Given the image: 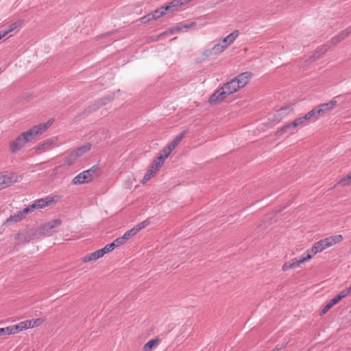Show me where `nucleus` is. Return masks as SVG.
Returning a JSON list of instances; mask_svg holds the SVG:
<instances>
[{"label": "nucleus", "mask_w": 351, "mask_h": 351, "mask_svg": "<svg viewBox=\"0 0 351 351\" xmlns=\"http://www.w3.org/2000/svg\"><path fill=\"white\" fill-rule=\"evenodd\" d=\"M251 77L252 74L250 72L242 73L223 84L221 87L226 93V95L228 96L237 93L241 88H243L247 84Z\"/></svg>", "instance_id": "obj_1"}, {"label": "nucleus", "mask_w": 351, "mask_h": 351, "mask_svg": "<svg viewBox=\"0 0 351 351\" xmlns=\"http://www.w3.org/2000/svg\"><path fill=\"white\" fill-rule=\"evenodd\" d=\"M54 119H49L47 122L34 125L27 131L22 132L27 143L34 140L37 136L43 134L54 123Z\"/></svg>", "instance_id": "obj_2"}, {"label": "nucleus", "mask_w": 351, "mask_h": 351, "mask_svg": "<svg viewBox=\"0 0 351 351\" xmlns=\"http://www.w3.org/2000/svg\"><path fill=\"white\" fill-rule=\"evenodd\" d=\"M101 172L97 165L84 171L73 178L72 182L74 184H82L93 181L100 175Z\"/></svg>", "instance_id": "obj_3"}, {"label": "nucleus", "mask_w": 351, "mask_h": 351, "mask_svg": "<svg viewBox=\"0 0 351 351\" xmlns=\"http://www.w3.org/2000/svg\"><path fill=\"white\" fill-rule=\"evenodd\" d=\"M59 198L58 196H47L45 198L37 199L32 205L23 209V212L28 213L33 210L34 208H43L48 206L56 204L58 202Z\"/></svg>", "instance_id": "obj_4"}, {"label": "nucleus", "mask_w": 351, "mask_h": 351, "mask_svg": "<svg viewBox=\"0 0 351 351\" xmlns=\"http://www.w3.org/2000/svg\"><path fill=\"white\" fill-rule=\"evenodd\" d=\"M23 176L14 172L0 173V184L3 189L19 182Z\"/></svg>", "instance_id": "obj_5"}, {"label": "nucleus", "mask_w": 351, "mask_h": 351, "mask_svg": "<svg viewBox=\"0 0 351 351\" xmlns=\"http://www.w3.org/2000/svg\"><path fill=\"white\" fill-rule=\"evenodd\" d=\"M311 258H312V255L309 253L308 251H306V252L302 254L298 258H295L289 262H286L283 265L282 269L284 271H285L289 269H295V268L298 267L301 264L309 261Z\"/></svg>", "instance_id": "obj_6"}, {"label": "nucleus", "mask_w": 351, "mask_h": 351, "mask_svg": "<svg viewBox=\"0 0 351 351\" xmlns=\"http://www.w3.org/2000/svg\"><path fill=\"white\" fill-rule=\"evenodd\" d=\"M110 252V244H107L104 247L96 250L92 253L84 256L81 261L83 263L96 261L102 258L105 254Z\"/></svg>", "instance_id": "obj_7"}, {"label": "nucleus", "mask_w": 351, "mask_h": 351, "mask_svg": "<svg viewBox=\"0 0 351 351\" xmlns=\"http://www.w3.org/2000/svg\"><path fill=\"white\" fill-rule=\"evenodd\" d=\"M27 144L23 135L21 133L14 140L10 142V150L12 153L20 151Z\"/></svg>", "instance_id": "obj_8"}, {"label": "nucleus", "mask_w": 351, "mask_h": 351, "mask_svg": "<svg viewBox=\"0 0 351 351\" xmlns=\"http://www.w3.org/2000/svg\"><path fill=\"white\" fill-rule=\"evenodd\" d=\"M225 50L220 42L215 44L211 48L206 49L202 52V60H205L210 56H217Z\"/></svg>", "instance_id": "obj_9"}, {"label": "nucleus", "mask_w": 351, "mask_h": 351, "mask_svg": "<svg viewBox=\"0 0 351 351\" xmlns=\"http://www.w3.org/2000/svg\"><path fill=\"white\" fill-rule=\"evenodd\" d=\"M27 329V322L26 320L6 327V330H8V335H15Z\"/></svg>", "instance_id": "obj_10"}, {"label": "nucleus", "mask_w": 351, "mask_h": 351, "mask_svg": "<svg viewBox=\"0 0 351 351\" xmlns=\"http://www.w3.org/2000/svg\"><path fill=\"white\" fill-rule=\"evenodd\" d=\"M227 97L221 87L215 90L208 99L210 104H217L221 102Z\"/></svg>", "instance_id": "obj_11"}, {"label": "nucleus", "mask_w": 351, "mask_h": 351, "mask_svg": "<svg viewBox=\"0 0 351 351\" xmlns=\"http://www.w3.org/2000/svg\"><path fill=\"white\" fill-rule=\"evenodd\" d=\"M149 224L147 221H143L141 223L136 225L133 228L127 231L123 234V239L128 240L132 237L134 236L137 232H138L141 229L145 228Z\"/></svg>", "instance_id": "obj_12"}, {"label": "nucleus", "mask_w": 351, "mask_h": 351, "mask_svg": "<svg viewBox=\"0 0 351 351\" xmlns=\"http://www.w3.org/2000/svg\"><path fill=\"white\" fill-rule=\"evenodd\" d=\"M239 35V32L238 30H234L232 32L229 34L227 36L223 38L219 42L226 49L235 41V40L238 38Z\"/></svg>", "instance_id": "obj_13"}, {"label": "nucleus", "mask_w": 351, "mask_h": 351, "mask_svg": "<svg viewBox=\"0 0 351 351\" xmlns=\"http://www.w3.org/2000/svg\"><path fill=\"white\" fill-rule=\"evenodd\" d=\"M195 25L196 23L195 22H191L187 24L177 23L176 25L170 27L168 29V32H169L170 34L182 32H184V29H188L195 26Z\"/></svg>", "instance_id": "obj_14"}, {"label": "nucleus", "mask_w": 351, "mask_h": 351, "mask_svg": "<svg viewBox=\"0 0 351 351\" xmlns=\"http://www.w3.org/2000/svg\"><path fill=\"white\" fill-rule=\"evenodd\" d=\"M337 104V101L335 99H332L330 101L324 104H322L319 105L316 109L318 112V115L321 116L325 114L328 110L332 109Z\"/></svg>", "instance_id": "obj_15"}, {"label": "nucleus", "mask_w": 351, "mask_h": 351, "mask_svg": "<svg viewBox=\"0 0 351 351\" xmlns=\"http://www.w3.org/2000/svg\"><path fill=\"white\" fill-rule=\"evenodd\" d=\"M62 223V220L60 219H52L45 223H44L41 228L42 232L45 233H47L51 231L52 229L56 228L60 226Z\"/></svg>", "instance_id": "obj_16"}, {"label": "nucleus", "mask_w": 351, "mask_h": 351, "mask_svg": "<svg viewBox=\"0 0 351 351\" xmlns=\"http://www.w3.org/2000/svg\"><path fill=\"white\" fill-rule=\"evenodd\" d=\"M326 248H328V247L326 242V240L324 239L316 242L311 247V250L308 252L313 256V255L316 254L317 253L322 252Z\"/></svg>", "instance_id": "obj_17"}, {"label": "nucleus", "mask_w": 351, "mask_h": 351, "mask_svg": "<svg viewBox=\"0 0 351 351\" xmlns=\"http://www.w3.org/2000/svg\"><path fill=\"white\" fill-rule=\"evenodd\" d=\"M57 141L56 138H48L44 141H43L40 144H39L36 148L37 150L45 151L48 149L50 147L54 145Z\"/></svg>", "instance_id": "obj_18"}, {"label": "nucleus", "mask_w": 351, "mask_h": 351, "mask_svg": "<svg viewBox=\"0 0 351 351\" xmlns=\"http://www.w3.org/2000/svg\"><path fill=\"white\" fill-rule=\"evenodd\" d=\"M351 34V27H349L334 36L331 41L333 44H337L338 43H340L341 40H343L345 38H346L349 34Z\"/></svg>", "instance_id": "obj_19"}, {"label": "nucleus", "mask_w": 351, "mask_h": 351, "mask_svg": "<svg viewBox=\"0 0 351 351\" xmlns=\"http://www.w3.org/2000/svg\"><path fill=\"white\" fill-rule=\"evenodd\" d=\"M28 329L37 328L43 325L46 322V318L38 317L33 319H27Z\"/></svg>", "instance_id": "obj_20"}, {"label": "nucleus", "mask_w": 351, "mask_h": 351, "mask_svg": "<svg viewBox=\"0 0 351 351\" xmlns=\"http://www.w3.org/2000/svg\"><path fill=\"white\" fill-rule=\"evenodd\" d=\"M296 125H293V121L291 123H289L282 127L280 130H278L277 133L278 134H282L285 133L292 134L294 132Z\"/></svg>", "instance_id": "obj_21"}, {"label": "nucleus", "mask_w": 351, "mask_h": 351, "mask_svg": "<svg viewBox=\"0 0 351 351\" xmlns=\"http://www.w3.org/2000/svg\"><path fill=\"white\" fill-rule=\"evenodd\" d=\"M324 239L326 240L328 247H330L342 241L343 237L341 234H337V235H334V236L326 237Z\"/></svg>", "instance_id": "obj_22"}, {"label": "nucleus", "mask_w": 351, "mask_h": 351, "mask_svg": "<svg viewBox=\"0 0 351 351\" xmlns=\"http://www.w3.org/2000/svg\"><path fill=\"white\" fill-rule=\"evenodd\" d=\"M164 5L161 6L158 9H156L153 12L148 14L146 15V17H149V19H157L160 18L162 16L165 14L166 10H164Z\"/></svg>", "instance_id": "obj_23"}, {"label": "nucleus", "mask_w": 351, "mask_h": 351, "mask_svg": "<svg viewBox=\"0 0 351 351\" xmlns=\"http://www.w3.org/2000/svg\"><path fill=\"white\" fill-rule=\"evenodd\" d=\"M91 149V145L90 143H86L84 145L75 149L73 152H76V155L78 158L82 156L84 154L90 151Z\"/></svg>", "instance_id": "obj_24"}, {"label": "nucleus", "mask_w": 351, "mask_h": 351, "mask_svg": "<svg viewBox=\"0 0 351 351\" xmlns=\"http://www.w3.org/2000/svg\"><path fill=\"white\" fill-rule=\"evenodd\" d=\"M159 342L160 341L158 338L149 340L147 343H146L144 345L142 351H152V348L154 346H158Z\"/></svg>", "instance_id": "obj_25"}, {"label": "nucleus", "mask_w": 351, "mask_h": 351, "mask_svg": "<svg viewBox=\"0 0 351 351\" xmlns=\"http://www.w3.org/2000/svg\"><path fill=\"white\" fill-rule=\"evenodd\" d=\"M182 3H179L177 0H173L168 4L164 5V10L166 12H173L176 10V8L179 6H181Z\"/></svg>", "instance_id": "obj_26"}, {"label": "nucleus", "mask_w": 351, "mask_h": 351, "mask_svg": "<svg viewBox=\"0 0 351 351\" xmlns=\"http://www.w3.org/2000/svg\"><path fill=\"white\" fill-rule=\"evenodd\" d=\"M338 184L342 186H348L351 185V171L344 176L338 182Z\"/></svg>", "instance_id": "obj_27"}, {"label": "nucleus", "mask_w": 351, "mask_h": 351, "mask_svg": "<svg viewBox=\"0 0 351 351\" xmlns=\"http://www.w3.org/2000/svg\"><path fill=\"white\" fill-rule=\"evenodd\" d=\"M185 134V132L180 133L178 135L171 143L168 144L169 146L171 147L172 149H174L180 143L182 140Z\"/></svg>", "instance_id": "obj_28"}, {"label": "nucleus", "mask_w": 351, "mask_h": 351, "mask_svg": "<svg viewBox=\"0 0 351 351\" xmlns=\"http://www.w3.org/2000/svg\"><path fill=\"white\" fill-rule=\"evenodd\" d=\"M78 157L76 155V152H71L69 156H68L64 160V162L66 165L71 166L75 163Z\"/></svg>", "instance_id": "obj_29"}, {"label": "nucleus", "mask_w": 351, "mask_h": 351, "mask_svg": "<svg viewBox=\"0 0 351 351\" xmlns=\"http://www.w3.org/2000/svg\"><path fill=\"white\" fill-rule=\"evenodd\" d=\"M173 150V149H172L171 147L167 145L161 150L158 156L162 157L163 160L165 161V160L169 156Z\"/></svg>", "instance_id": "obj_30"}, {"label": "nucleus", "mask_w": 351, "mask_h": 351, "mask_svg": "<svg viewBox=\"0 0 351 351\" xmlns=\"http://www.w3.org/2000/svg\"><path fill=\"white\" fill-rule=\"evenodd\" d=\"M27 213H24L23 210L22 212H18L17 213L14 214V215L11 216L9 219H8L7 221H14L17 222L24 217V215H26Z\"/></svg>", "instance_id": "obj_31"}, {"label": "nucleus", "mask_w": 351, "mask_h": 351, "mask_svg": "<svg viewBox=\"0 0 351 351\" xmlns=\"http://www.w3.org/2000/svg\"><path fill=\"white\" fill-rule=\"evenodd\" d=\"M127 239H123V235L121 237L117 238L113 242L111 243V251H112L114 247H119L121 245L123 244Z\"/></svg>", "instance_id": "obj_32"}, {"label": "nucleus", "mask_w": 351, "mask_h": 351, "mask_svg": "<svg viewBox=\"0 0 351 351\" xmlns=\"http://www.w3.org/2000/svg\"><path fill=\"white\" fill-rule=\"evenodd\" d=\"M307 117L309 119L310 121H314L318 119L319 115H318L317 110L315 108H313L311 111H309L308 113H306Z\"/></svg>", "instance_id": "obj_33"}, {"label": "nucleus", "mask_w": 351, "mask_h": 351, "mask_svg": "<svg viewBox=\"0 0 351 351\" xmlns=\"http://www.w3.org/2000/svg\"><path fill=\"white\" fill-rule=\"evenodd\" d=\"M165 160L159 156L153 161L152 165L154 166L156 169H160L164 164Z\"/></svg>", "instance_id": "obj_34"}, {"label": "nucleus", "mask_w": 351, "mask_h": 351, "mask_svg": "<svg viewBox=\"0 0 351 351\" xmlns=\"http://www.w3.org/2000/svg\"><path fill=\"white\" fill-rule=\"evenodd\" d=\"M351 293V289L350 287H348V288L342 290L339 294L338 296L341 299L344 298L347 295Z\"/></svg>", "instance_id": "obj_35"}, {"label": "nucleus", "mask_w": 351, "mask_h": 351, "mask_svg": "<svg viewBox=\"0 0 351 351\" xmlns=\"http://www.w3.org/2000/svg\"><path fill=\"white\" fill-rule=\"evenodd\" d=\"M304 122L305 121L303 119H302V117H300L295 119L293 121V125H296V127L303 125L304 124Z\"/></svg>", "instance_id": "obj_36"}, {"label": "nucleus", "mask_w": 351, "mask_h": 351, "mask_svg": "<svg viewBox=\"0 0 351 351\" xmlns=\"http://www.w3.org/2000/svg\"><path fill=\"white\" fill-rule=\"evenodd\" d=\"M152 176H153L152 175V173H149L148 171H147L142 180V183L143 184L146 183L147 181H149L150 180V178Z\"/></svg>", "instance_id": "obj_37"}, {"label": "nucleus", "mask_w": 351, "mask_h": 351, "mask_svg": "<svg viewBox=\"0 0 351 351\" xmlns=\"http://www.w3.org/2000/svg\"><path fill=\"white\" fill-rule=\"evenodd\" d=\"M341 300V298L338 296V295H335L332 300L328 302L331 306H334L337 303H338Z\"/></svg>", "instance_id": "obj_38"}, {"label": "nucleus", "mask_w": 351, "mask_h": 351, "mask_svg": "<svg viewBox=\"0 0 351 351\" xmlns=\"http://www.w3.org/2000/svg\"><path fill=\"white\" fill-rule=\"evenodd\" d=\"M14 25H12L10 26V29L8 31H5L3 33H0V40L2 39L3 37H5L9 32L12 31L14 29Z\"/></svg>", "instance_id": "obj_39"}, {"label": "nucleus", "mask_w": 351, "mask_h": 351, "mask_svg": "<svg viewBox=\"0 0 351 351\" xmlns=\"http://www.w3.org/2000/svg\"><path fill=\"white\" fill-rule=\"evenodd\" d=\"M159 170V169H156L154 167V166L153 165H151V167H149V169H148V172L149 173H152V175L154 176V174L156 173V172Z\"/></svg>", "instance_id": "obj_40"}, {"label": "nucleus", "mask_w": 351, "mask_h": 351, "mask_svg": "<svg viewBox=\"0 0 351 351\" xmlns=\"http://www.w3.org/2000/svg\"><path fill=\"white\" fill-rule=\"evenodd\" d=\"M6 335H8V330H6V327L0 328V337Z\"/></svg>", "instance_id": "obj_41"}, {"label": "nucleus", "mask_w": 351, "mask_h": 351, "mask_svg": "<svg viewBox=\"0 0 351 351\" xmlns=\"http://www.w3.org/2000/svg\"><path fill=\"white\" fill-rule=\"evenodd\" d=\"M287 343V342L286 343L282 345V346L277 345L272 351H279V350H280L281 349H282L283 348L285 347Z\"/></svg>", "instance_id": "obj_42"}, {"label": "nucleus", "mask_w": 351, "mask_h": 351, "mask_svg": "<svg viewBox=\"0 0 351 351\" xmlns=\"http://www.w3.org/2000/svg\"><path fill=\"white\" fill-rule=\"evenodd\" d=\"M332 306L328 303L322 310L323 313H326Z\"/></svg>", "instance_id": "obj_43"}, {"label": "nucleus", "mask_w": 351, "mask_h": 351, "mask_svg": "<svg viewBox=\"0 0 351 351\" xmlns=\"http://www.w3.org/2000/svg\"><path fill=\"white\" fill-rule=\"evenodd\" d=\"M153 19H149V17H146V16H143L141 18V21L143 23L149 21L150 20H152Z\"/></svg>", "instance_id": "obj_44"}, {"label": "nucleus", "mask_w": 351, "mask_h": 351, "mask_svg": "<svg viewBox=\"0 0 351 351\" xmlns=\"http://www.w3.org/2000/svg\"><path fill=\"white\" fill-rule=\"evenodd\" d=\"M177 1H179V3H182L181 5H183L186 4L187 3L191 1V0H177Z\"/></svg>", "instance_id": "obj_45"}, {"label": "nucleus", "mask_w": 351, "mask_h": 351, "mask_svg": "<svg viewBox=\"0 0 351 351\" xmlns=\"http://www.w3.org/2000/svg\"><path fill=\"white\" fill-rule=\"evenodd\" d=\"M301 117H302V119H303L304 121H309V119L307 117L306 114Z\"/></svg>", "instance_id": "obj_46"}]
</instances>
